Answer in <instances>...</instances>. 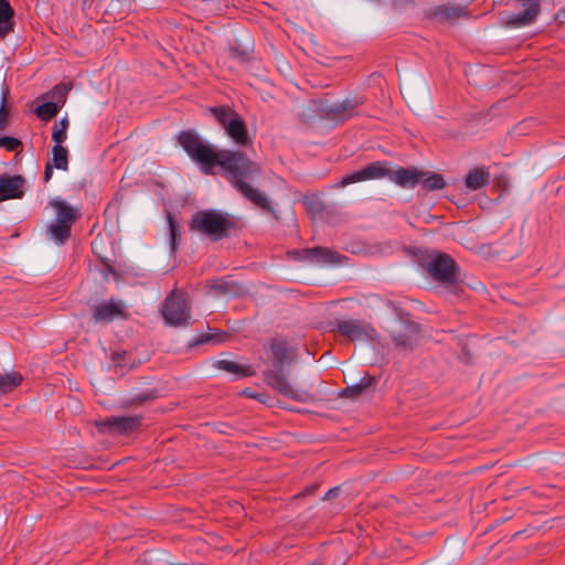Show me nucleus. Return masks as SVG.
<instances>
[{
    "instance_id": "nucleus-1",
    "label": "nucleus",
    "mask_w": 565,
    "mask_h": 565,
    "mask_svg": "<svg viewBox=\"0 0 565 565\" xmlns=\"http://www.w3.org/2000/svg\"><path fill=\"white\" fill-rule=\"evenodd\" d=\"M178 143L195 162L202 173L214 174V168L224 171L230 183L247 200L259 209L278 216L268 198L252 186V181L262 172L260 166L239 150L215 149L192 130H182L178 135Z\"/></svg>"
},
{
    "instance_id": "nucleus-2",
    "label": "nucleus",
    "mask_w": 565,
    "mask_h": 565,
    "mask_svg": "<svg viewBox=\"0 0 565 565\" xmlns=\"http://www.w3.org/2000/svg\"><path fill=\"white\" fill-rule=\"evenodd\" d=\"M271 353L273 369L263 372L264 382L277 390L281 395L300 403H311L316 396L308 390L294 387L284 373V364L288 358L287 343L279 340H273L269 344Z\"/></svg>"
},
{
    "instance_id": "nucleus-3",
    "label": "nucleus",
    "mask_w": 565,
    "mask_h": 565,
    "mask_svg": "<svg viewBox=\"0 0 565 565\" xmlns=\"http://www.w3.org/2000/svg\"><path fill=\"white\" fill-rule=\"evenodd\" d=\"M189 228L207 236L212 242H217L230 237L237 230V221L218 210H200L192 215Z\"/></svg>"
},
{
    "instance_id": "nucleus-4",
    "label": "nucleus",
    "mask_w": 565,
    "mask_h": 565,
    "mask_svg": "<svg viewBox=\"0 0 565 565\" xmlns=\"http://www.w3.org/2000/svg\"><path fill=\"white\" fill-rule=\"evenodd\" d=\"M207 110L237 147L247 148L253 145L247 125L236 110L230 106H214L210 107Z\"/></svg>"
},
{
    "instance_id": "nucleus-5",
    "label": "nucleus",
    "mask_w": 565,
    "mask_h": 565,
    "mask_svg": "<svg viewBox=\"0 0 565 565\" xmlns=\"http://www.w3.org/2000/svg\"><path fill=\"white\" fill-rule=\"evenodd\" d=\"M398 320L388 329L394 349L403 354L414 351L419 341L420 326L408 313L398 312Z\"/></svg>"
},
{
    "instance_id": "nucleus-6",
    "label": "nucleus",
    "mask_w": 565,
    "mask_h": 565,
    "mask_svg": "<svg viewBox=\"0 0 565 565\" xmlns=\"http://www.w3.org/2000/svg\"><path fill=\"white\" fill-rule=\"evenodd\" d=\"M427 271L437 281L456 284L459 280V267L454 258L445 253H435L427 260Z\"/></svg>"
},
{
    "instance_id": "nucleus-7",
    "label": "nucleus",
    "mask_w": 565,
    "mask_h": 565,
    "mask_svg": "<svg viewBox=\"0 0 565 565\" xmlns=\"http://www.w3.org/2000/svg\"><path fill=\"white\" fill-rule=\"evenodd\" d=\"M331 331H338L349 340L380 342L376 330L366 321L360 319L337 320L330 323Z\"/></svg>"
},
{
    "instance_id": "nucleus-8",
    "label": "nucleus",
    "mask_w": 565,
    "mask_h": 565,
    "mask_svg": "<svg viewBox=\"0 0 565 565\" xmlns=\"http://www.w3.org/2000/svg\"><path fill=\"white\" fill-rule=\"evenodd\" d=\"M162 316L170 326H186L191 319V308L185 297L177 291L170 292L164 300Z\"/></svg>"
},
{
    "instance_id": "nucleus-9",
    "label": "nucleus",
    "mask_w": 565,
    "mask_h": 565,
    "mask_svg": "<svg viewBox=\"0 0 565 565\" xmlns=\"http://www.w3.org/2000/svg\"><path fill=\"white\" fill-rule=\"evenodd\" d=\"M388 162L386 161H375L372 162L359 171H355L351 174H348L341 179V181L335 185L337 188H344L349 184L366 181V180H375V179H390L391 169L387 167Z\"/></svg>"
},
{
    "instance_id": "nucleus-10",
    "label": "nucleus",
    "mask_w": 565,
    "mask_h": 565,
    "mask_svg": "<svg viewBox=\"0 0 565 565\" xmlns=\"http://www.w3.org/2000/svg\"><path fill=\"white\" fill-rule=\"evenodd\" d=\"M142 416H110L98 424L102 433L125 435L137 430L141 425Z\"/></svg>"
},
{
    "instance_id": "nucleus-11",
    "label": "nucleus",
    "mask_w": 565,
    "mask_h": 565,
    "mask_svg": "<svg viewBox=\"0 0 565 565\" xmlns=\"http://www.w3.org/2000/svg\"><path fill=\"white\" fill-rule=\"evenodd\" d=\"M24 178L15 174L0 177V202L11 199H21L24 195Z\"/></svg>"
},
{
    "instance_id": "nucleus-12",
    "label": "nucleus",
    "mask_w": 565,
    "mask_h": 565,
    "mask_svg": "<svg viewBox=\"0 0 565 565\" xmlns=\"http://www.w3.org/2000/svg\"><path fill=\"white\" fill-rule=\"evenodd\" d=\"M422 177L423 171H419L416 168L399 167L396 170L390 171V180L406 189H413L419 184Z\"/></svg>"
},
{
    "instance_id": "nucleus-13",
    "label": "nucleus",
    "mask_w": 565,
    "mask_h": 565,
    "mask_svg": "<svg viewBox=\"0 0 565 565\" xmlns=\"http://www.w3.org/2000/svg\"><path fill=\"white\" fill-rule=\"evenodd\" d=\"M301 259L310 260L318 264H339L342 256L326 247H312L301 250Z\"/></svg>"
},
{
    "instance_id": "nucleus-14",
    "label": "nucleus",
    "mask_w": 565,
    "mask_h": 565,
    "mask_svg": "<svg viewBox=\"0 0 565 565\" xmlns=\"http://www.w3.org/2000/svg\"><path fill=\"white\" fill-rule=\"evenodd\" d=\"M124 315L122 303L114 300L98 303L93 311V318L96 322H110Z\"/></svg>"
},
{
    "instance_id": "nucleus-15",
    "label": "nucleus",
    "mask_w": 565,
    "mask_h": 565,
    "mask_svg": "<svg viewBox=\"0 0 565 565\" xmlns=\"http://www.w3.org/2000/svg\"><path fill=\"white\" fill-rule=\"evenodd\" d=\"M490 182V170L488 167H476L465 178V186L469 191H478L486 188Z\"/></svg>"
},
{
    "instance_id": "nucleus-16",
    "label": "nucleus",
    "mask_w": 565,
    "mask_h": 565,
    "mask_svg": "<svg viewBox=\"0 0 565 565\" xmlns=\"http://www.w3.org/2000/svg\"><path fill=\"white\" fill-rule=\"evenodd\" d=\"M207 286L218 296H238L243 291L241 284L227 278L210 281Z\"/></svg>"
},
{
    "instance_id": "nucleus-17",
    "label": "nucleus",
    "mask_w": 565,
    "mask_h": 565,
    "mask_svg": "<svg viewBox=\"0 0 565 565\" xmlns=\"http://www.w3.org/2000/svg\"><path fill=\"white\" fill-rule=\"evenodd\" d=\"M51 205L56 212L55 221L60 223H66L72 226L78 217V211L60 199L53 200Z\"/></svg>"
},
{
    "instance_id": "nucleus-18",
    "label": "nucleus",
    "mask_w": 565,
    "mask_h": 565,
    "mask_svg": "<svg viewBox=\"0 0 565 565\" xmlns=\"http://www.w3.org/2000/svg\"><path fill=\"white\" fill-rule=\"evenodd\" d=\"M376 384V380L374 376H371L369 374H365L361 380L353 384L349 385L345 388H343L340 393L341 397H350V398H356L364 394L370 387L374 386Z\"/></svg>"
},
{
    "instance_id": "nucleus-19",
    "label": "nucleus",
    "mask_w": 565,
    "mask_h": 565,
    "mask_svg": "<svg viewBox=\"0 0 565 565\" xmlns=\"http://www.w3.org/2000/svg\"><path fill=\"white\" fill-rule=\"evenodd\" d=\"M356 106L358 103L354 99H345L341 103H337L328 107L326 109V114L332 119H347L352 116Z\"/></svg>"
},
{
    "instance_id": "nucleus-20",
    "label": "nucleus",
    "mask_w": 565,
    "mask_h": 565,
    "mask_svg": "<svg viewBox=\"0 0 565 565\" xmlns=\"http://www.w3.org/2000/svg\"><path fill=\"white\" fill-rule=\"evenodd\" d=\"M217 369L235 375L236 379L252 376L254 371L250 365H242L231 360H218L215 362Z\"/></svg>"
},
{
    "instance_id": "nucleus-21",
    "label": "nucleus",
    "mask_w": 565,
    "mask_h": 565,
    "mask_svg": "<svg viewBox=\"0 0 565 565\" xmlns=\"http://www.w3.org/2000/svg\"><path fill=\"white\" fill-rule=\"evenodd\" d=\"M14 11L7 0H0V36L4 38L13 31Z\"/></svg>"
},
{
    "instance_id": "nucleus-22",
    "label": "nucleus",
    "mask_w": 565,
    "mask_h": 565,
    "mask_svg": "<svg viewBox=\"0 0 565 565\" xmlns=\"http://www.w3.org/2000/svg\"><path fill=\"white\" fill-rule=\"evenodd\" d=\"M72 226L66 223L54 221L47 228V235L58 244H63L71 236Z\"/></svg>"
},
{
    "instance_id": "nucleus-23",
    "label": "nucleus",
    "mask_w": 565,
    "mask_h": 565,
    "mask_svg": "<svg viewBox=\"0 0 565 565\" xmlns=\"http://www.w3.org/2000/svg\"><path fill=\"white\" fill-rule=\"evenodd\" d=\"M22 375L18 372L0 373V395L12 392L22 383Z\"/></svg>"
},
{
    "instance_id": "nucleus-24",
    "label": "nucleus",
    "mask_w": 565,
    "mask_h": 565,
    "mask_svg": "<svg viewBox=\"0 0 565 565\" xmlns=\"http://www.w3.org/2000/svg\"><path fill=\"white\" fill-rule=\"evenodd\" d=\"M433 17L440 21L456 20L465 14L463 10L452 6H438L433 11Z\"/></svg>"
},
{
    "instance_id": "nucleus-25",
    "label": "nucleus",
    "mask_w": 565,
    "mask_h": 565,
    "mask_svg": "<svg viewBox=\"0 0 565 565\" xmlns=\"http://www.w3.org/2000/svg\"><path fill=\"white\" fill-rule=\"evenodd\" d=\"M419 183L427 191L441 190L446 186L444 177L434 172H423Z\"/></svg>"
},
{
    "instance_id": "nucleus-26",
    "label": "nucleus",
    "mask_w": 565,
    "mask_h": 565,
    "mask_svg": "<svg viewBox=\"0 0 565 565\" xmlns=\"http://www.w3.org/2000/svg\"><path fill=\"white\" fill-rule=\"evenodd\" d=\"M52 166L58 170L66 171L68 168V151L60 143L52 148Z\"/></svg>"
},
{
    "instance_id": "nucleus-27",
    "label": "nucleus",
    "mask_w": 565,
    "mask_h": 565,
    "mask_svg": "<svg viewBox=\"0 0 565 565\" xmlns=\"http://www.w3.org/2000/svg\"><path fill=\"white\" fill-rule=\"evenodd\" d=\"M60 110V106L54 102H47L39 105L35 109L36 116L44 120L49 121L52 119Z\"/></svg>"
},
{
    "instance_id": "nucleus-28",
    "label": "nucleus",
    "mask_w": 565,
    "mask_h": 565,
    "mask_svg": "<svg viewBox=\"0 0 565 565\" xmlns=\"http://www.w3.org/2000/svg\"><path fill=\"white\" fill-rule=\"evenodd\" d=\"M70 121L66 117L62 118L58 122H55L52 132V139L55 143L62 145L67 138V128Z\"/></svg>"
},
{
    "instance_id": "nucleus-29",
    "label": "nucleus",
    "mask_w": 565,
    "mask_h": 565,
    "mask_svg": "<svg viewBox=\"0 0 565 565\" xmlns=\"http://www.w3.org/2000/svg\"><path fill=\"white\" fill-rule=\"evenodd\" d=\"M168 224L170 232V244L172 250H174L180 239V226L171 214L168 215Z\"/></svg>"
},
{
    "instance_id": "nucleus-30",
    "label": "nucleus",
    "mask_w": 565,
    "mask_h": 565,
    "mask_svg": "<svg viewBox=\"0 0 565 565\" xmlns=\"http://www.w3.org/2000/svg\"><path fill=\"white\" fill-rule=\"evenodd\" d=\"M21 145L22 142L14 137L4 136L0 138V147L8 151H15Z\"/></svg>"
},
{
    "instance_id": "nucleus-31",
    "label": "nucleus",
    "mask_w": 565,
    "mask_h": 565,
    "mask_svg": "<svg viewBox=\"0 0 565 565\" xmlns=\"http://www.w3.org/2000/svg\"><path fill=\"white\" fill-rule=\"evenodd\" d=\"M226 337V333H205L200 337V339L195 342L196 344H202L206 342H214L218 343L222 342L223 339Z\"/></svg>"
},
{
    "instance_id": "nucleus-32",
    "label": "nucleus",
    "mask_w": 565,
    "mask_h": 565,
    "mask_svg": "<svg viewBox=\"0 0 565 565\" xmlns=\"http://www.w3.org/2000/svg\"><path fill=\"white\" fill-rule=\"evenodd\" d=\"M153 398H156L154 392L148 391V392H143V393H139V394L135 395L131 398L130 403L141 405V404H145L146 402L151 401Z\"/></svg>"
},
{
    "instance_id": "nucleus-33",
    "label": "nucleus",
    "mask_w": 565,
    "mask_h": 565,
    "mask_svg": "<svg viewBox=\"0 0 565 565\" xmlns=\"http://www.w3.org/2000/svg\"><path fill=\"white\" fill-rule=\"evenodd\" d=\"M230 54H231V57H233L239 62H246L249 58V52L247 50H241L235 46L231 47Z\"/></svg>"
},
{
    "instance_id": "nucleus-34",
    "label": "nucleus",
    "mask_w": 565,
    "mask_h": 565,
    "mask_svg": "<svg viewBox=\"0 0 565 565\" xmlns=\"http://www.w3.org/2000/svg\"><path fill=\"white\" fill-rule=\"evenodd\" d=\"M6 102H7V97H6V93H3L2 94V103H1V107H0V131L3 130L8 124L9 113H8V109L6 108Z\"/></svg>"
},
{
    "instance_id": "nucleus-35",
    "label": "nucleus",
    "mask_w": 565,
    "mask_h": 565,
    "mask_svg": "<svg viewBox=\"0 0 565 565\" xmlns=\"http://www.w3.org/2000/svg\"><path fill=\"white\" fill-rule=\"evenodd\" d=\"M68 88L65 85H57L53 89V95L62 98V103L64 104Z\"/></svg>"
},
{
    "instance_id": "nucleus-36",
    "label": "nucleus",
    "mask_w": 565,
    "mask_h": 565,
    "mask_svg": "<svg viewBox=\"0 0 565 565\" xmlns=\"http://www.w3.org/2000/svg\"><path fill=\"white\" fill-rule=\"evenodd\" d=\"M53 166L51 162H47L45 164V169H44V175H43V179H44V182H49L51 179H52V175H53Z\"/></svg>"
},
{
    "instance_id": "nucleus-37",
    "label": "nucleus",
    "mask_w": 565,
    "mask_h": 565,
    "mask_svg": "<svg viewBox=\"0 0 565 565\" xmlns=\"http://www.w3.org/2000/svg\"><path fill=\"white\" fill-rule=\"evenodd\" d=\"M339 491H340V488L339 487H334V488H331L326 494L324 497L322 498L323 500H331L335 497H338L339 494Z\"/></svg>"
},
{
    "instance_id": "nucleus-38",
    "label": "nucleus",
    "mask_w": 565,
    "mask_h": 565,
    "mask_svg": "<svg viewBox=\"0 0 565 565\" xmlns=\"http://www.w3.org/2000/svg\"><path fill=\"white\" fill-rule=\"evenodd\" d=\"M243 395L248 396L253 399L259 398V395H256L257 393L252 392L249 388H246L242 392Z\"/></svg>"
},
{
    "instance_id": "nucleus-39",
    "label": "nucleus",
    "mask_w": 565,
    "mask_h": 565,
    "mask_svg": "<svg viewBox=\"0 0 565 565\" xmlns=\"http://www.w3.org/2000/svg\"><path fill=\"white\" fill-rule=\"evenodd\" d=\"M256 395H259V398H256L257 401L266 403L267 395L265 393H257Z\"/></svg>"
},
{
    "instance_id": "nucleus-40",
    "label": "nucleus",
    "mask_w": 565,
    "mask_h": 565,
    "mask_svg": "<svg viewBox=\"0 0 565 565\" xmlns=\"http://www.w3.org/2000/svg\"><path fill=\"white\" fill-rule=\"evenodd\" d=\"M316 488H317V486H312V487L306 489V492L310 493V492L315 491Z\"/></svg>"
}]
</instances>
